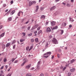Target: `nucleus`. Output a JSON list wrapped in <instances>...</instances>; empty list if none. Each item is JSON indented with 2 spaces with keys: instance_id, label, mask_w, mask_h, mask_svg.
I'll return each instance as SVG.
<instances>
[{
  "instance_id": "obj_1",
  "label": "nucleus",
  "mask_w": 76,
  "mask_h": 76,
  "mask_svg": "<svg viewBox=\"0 0 76 76\" xmlns=\"http://www.w3.org/2000/svg\"><path fill=\"white\" fill-rule=\"evenodd\" d=\"M51 54V53L50 52H47L44 54V57L45 58H48L50 55Z\"/></svg>"
},
{
  "instance_id": "obj_2",
  "label": "nucleus",
  "mask_w": 76,
  "mask_h": 76,
  "mask_svg": "<svg viewBox=\"0 0 76 76\" xmlns=\"http://www.w3.org/2000/svg\"><path fill=\"white\" fill-rule=\"evenodd\" d=\"M52 41V42H53L54 44H57L58 43L57 40L55 38H54L53 39Z\"/></svg>"
},
{
  "instance_id": "obj_3",
  "label": "nucleus",
  "mask_w": 76,
  "mask_h": 76,
  "mask_svg": "<svg viewBox=\"0 0 76 76\" xmlns=\"http://www.w3.org/2000/svg\"><path fill=\"white\" fill-rule=\"evenodd\" d=\"M23 60L24 61L23 62V63L21 65V66H23L24 64H25V63H27V62H28V59H26L25 58H24L23 59Z\"/></svg>"
},
{
  "instance_id": "obj_4",
  "label": "nucleus",
  "mask_w": 76,
  "mask_h": 76,
  "mask_svg": "<svg viewBox=\"0 0 76 76\" xmlns=\"http://www.w3.org/2000/svg\"><path fill=\"white\" fill-rule=\"evenodd\" d=\"M39 26V25L38 24H36L32 28V29H36L37 27Z\"/></svg>"
},
{
  "instance_id": "obj_5",
  "label": "nucleus",
  "mask_w": 76,
  "mask_h": 76,
  "mask_svg": "<svg viewBox=\"0 0 76 76\" xmlns=\"http://www.w3.org/2000/svg\"><path fill=\"white\" fill-rule=\"evenodd\" d=\"M38 9H39V6L37 5L36 6V9L35 10V12H38Z\"/></svg>"
},
{
  "instance_id": "obj_6",
  "label": "nucleus",
  "mask_w": 76,
  "mask_h": 76,
  "mask_svg": "<svg viewBox=\"0 0 76 76\" xmlns=\"http://www.w3.org/2000/svg\"><path fill=\"white\" fill-rule=\"evenodd\" d=\"M56 6H53L50 9V10H54L56 9Z\"/></svg>"
},
{
  "instance_id": "obj_7",
  "label": "nucleus",
  "mask_w": 76,
  "mask_h": 76,
  "mask_svg": "<svg viewBox=\"0 0 76 76\" xmlns=\"http://www.w3.org/2000/svg\"><path fill=\"white\" fill-rule=\"evenodd\" d=\"M31 64H30L26 66V69H29V68H30V67H31Z\"/></svg>"
},
{
  "instance_id": "obj_8",
  "label": "nucleus",
  "mask_w": 76,
  "mask_h": 76,
  "mask_svg": "<svg viewBox=\"0 0 76 76\" xmlns=\"http://www.w3.org/2000/svg\"><path fill=\"white\" fill-rule=\"evenodd\" d=\"M47 31L49 32H50V31H51V29H50V28H48L47 29Z\"/></svg>"
},
{
  "instance_id": "obj_9",
  "label": "nucleus",
  "mask_w": 76,
  "mask_h": 76,
  "mask_svg": "<svg viewBox=\"0 0 76 76\" xmlns=\"http://www.w3.org/2000/svg\"><path fill=\"white\" fill-rule=\"evenodd\" d=\"M75 71V68H73L70 70V71L71 72H74Z\"/></svg>"
},
{
  "instance_id": "obj_10",
  "label": "nucleus",
  "mask_w": 76,
  "mask_h": 76,
  "mask_svg": "<svg viewBox=\"0 0 76 76\" xmlns=\"http://www.w3.org/2000/svg\"><path fill=\"white\" fill-rule=\"evenodd\" d=\"M15 10H13L10 13L11 15H12L13 14L15 13Z\"/></svg>"
},
{
  "instance_id": "obj_11",
  "label": "nucleus",
  "mask_w": 76,
  "mask_h": 76,
  "mask_svg": "<svg viewBox=\"0 0 76 76\" xmlns=\"http://www.w3.org/2000/svg\"><path fill=\"white\" fill-rule=\"evenodd\" d=\"M10 45V43H8L6 45V47H9Z\"/></svg>"
},
{
  "instance_id": "obj_12",
  "label": "nucleus",
  "mask_w": 76,
  "mask_h": 76,
  "mask_svg": "<svg viewBox=\"0 0 76 76\" xmlns=\"http://www.w3.org/2000/svg\"><path fill=\"white\" fill-rule=\"evenodd\" d=\"M69 66L68 64H66V66L64 67V68L63 69V71H64V70H65V69H66V67L67 66Z\"/></svg>"
},
{
  "instance_id": "obj_13",
  "label": "nucleus",
  "mask_w": 76,
  "mask_h": 76,
  "mask_svg": "<svg viewBox=\"0 0 76 76\" xmlns=\"http://www.w3.org/2000/svg\"><path fill=\"white\" fill-rule=\"evenodd\" d=\"M56 24V23L55 22L53 21L51 23V25L52 26H53V25H54Z\"/></svg>"
},
{
  "instance_id": "obj_14",
  "label": "nucleus",
  "mask_w": 76,
  "mask_h": 76,
  "mask_svg": "<svg viewBox=\"0 0 76 76\" xmlns=\"http://www.w3.org/2000/svg\"><path fill=\"white\" fill-rule=\"evenodd\" d=\"M26 76H32V74L31 73H27Z\"/></svg>"
},
{
  "instance_id": "obj_15",
  "label": "nucleus",
  "mask_w": 76,
  "mask_h": 76,
  "mask_svg": "<svg viewBox=\"0 0 76 76\" xmlns=\"http://www.w3.org/2000/svg\"><path fill=\"white\" fill-rule=\"evenodd\" d=\"M42 31L41 30H40V31H39L37 33L38 35H39L40 34H41V33H42Z\"/></svg>"
},
{
  "instance_id": "obj_16",
  "label": "nucleus",
  "mask_w": 76,
  "mask_h": 76,
  "mask_svg": "<svg viewBox=\"0 0 76 76\" xmlns=\"http://www.w3.org/2000/svg\"><path fill=\"white\" fill-rule=\"evenodd\" d=\"M11 10H10L7 13H6L5 15H9L10 13V12H11Z\"/></svg>"
},
{
  "instance_id": "obj_17",
  "label": "nucleus",
  "mask_w": 76,
  "mask_h": 76,
  "mask_svg": "<svg viewBox=\"0 0 76 76\" xmlns=\"http://www.w3.org/2000/svg\"><path fill=\"white\" fill-rule=\"evenodd\" d=\"M62 26H66V23H62Z\"/></svg>"
},
{
  "instance_id": "obj_18",
  "label": "nucleus",
  "mask_w": 76,
  "mask_h": 76,
  "mask_svg": "<svg viewBox=\"0 0 76 76\" xmlns=\"http://www.w3.org/2000/svg\"><path fill=\"white\" fill-rule=\"evenodd\" d=\"M32 4H36V1H33L31 2Z\"/></svg>"
},
{
  "instance_id": "obj_19",
  "label": "nucleus",
  "mask_w": 76,
  "mask_h": 76,
  "mask_svg": "<svg viewBox=\"0 0 76 76\" xmlns=\"http://www.w3.org/2000/svg\"><path fill=\"white\" fill-rule=\"evenodd\" d=\"M57 28H58V26H56L55 27H53L52 29H57Z\"/></svg>"
},
{
  "instance_id": "obj_20",
  "label": "nucleus",
  "mask_w": 76,
  "mask_h": 76,
  "mask_svg": "<svg viewBox=\"0 0 76 76\" xmlns=\"http://www.w3.org/2000/svg\"><path fill=\"white\" fill-rule=\"evenodd\" d=\"M2 47L3 49H4V48H5V47H6V46L4 44H3L2 46Z\"/></svg>"
},
{
  "instance_id": "obj_21",
  "label": "nucleus",
  "mask_w": 76,
  "mask_h": 76,
  "mask_svg": "<svg viewBox=\"0 0 76 76\" xmlns=\"http://www.w3.org/2000/svg\"><path fill=\"white\" fill-rule=\"evenodd\" d=\"M41 18H43V19H44V18H45V15H42L41 16Z\"/></svg>"
},
{
  "instance_id": "obj_22",
  "label": "nucleus",
  "mask_w": 76,
  "mask_h": 76,
  "mask_svg": "<svg viewBox=\"0 0 76 76\" xmlns=\"http://www.w3.org/2000/svg\"><path fill=\"white\" fill-rule=\"evenodd\" d=\"M39 65H37V70H39Z\"/></svg>"
},
{
  "instance_id": "obj_23",
  "label": "nucleus",
  "mask_w": 76,
  "mask_h": 76,
  "mask_svg": "<svg viewBox=\"0 0 76 76\" xmlns=\"http://www.w3.org/2000/svg\"><path fill=\"white\" fill-rule=\"evenodd\" d=\"M33 48V46H31V47H30V48L29 49L28 51H30V50H32Z\"/></svg>"
},
{
  "instance_id": "obj_24",
  "label": "nucleus",
  "mask_w": 76,
  "mask_h": 76,
  "mask_svg": "<svg viewBox=\"0 0 76 76\" xmlns=\"http://www.w3.org/2000/svg\"><path fill=\"white\" fill-rule=\"evenodd\" d=\"M74 61H75L74 59H72V60H71V64H72V63H73V62H74Z\"/></svg>"
},
{
  "instance_id": "obj_25",
  "label": "nucleus",
  "mask_w": 76,
  "mask_h": 76,
  "mask_svg": "<svg viewBox=\"0 0 76 76\" xmlns=\"http://www.w3.org/2000/svg\"><path fill=\"white\" fill-rule=\"evenodd\" d=\"M41 28V27L40 26L38 28H37V31H39V30H40Z\"/></svg>"
},
{
  "instance_id": "obj_26",
  "label": "nucleus",
  "mask_w": 76,
  "mask_h": 76,
  "mask_svg": "<svg viewBox=\"0 0 76 76\" xmlns=\"http://www.w3.org/2000/svg\"><path fill=\"white\" fill-rule=\"evenodd\" d=\"M66 6H67V7H71V5L69 4H66Z\"/></svg>"
},
{
  "instance_id": "obj_27",
  "label": "nucleus",
  "mask_w": 76,
  "mask_h": 76,
  "mask_svg": "<svg viewBox=\"0 0 76 76\" xmlns=\"http://www.w3.org/2000/svg\"><path fill=\"white\" fill-rule=\"evenodd\" d=\"M32 2H29V6H32Z\"/></svg>"
},
{
  "instance_id": "obj_28",
  "label": "nucleus",
  "mask_w": 76,
  "mask_h": 76,
  "mask_svg": "<svg viewBox=\"0 0 76 76\" xmlns=\"http://www.w3.org/2000/svg\"><path fill=\"white\" fill-rule=\"evenodd\" d=\"M35 41L38 42V38H36L35 40Z\"/></svg>"
},
{
  "instance_id": "obj_29",
  "label": "nucleus",
  "mask_w": 76,
  "mask_h": 76,
  "mask_svg": "<svg viewBox=\"0 0 76 76\" xmlns=\"http://www.w3.org/2000/svg\"><path fill=\"white\" fill-rule=\"evenodd\" d=\"M16 42V40H14L12 41V44H14Z\"/></svg>"
},
{
  "instance_id": "obj_30",
  "label": "nucleus",
  "mask_w": 76,
  "mask_h": 76,
  "mask_svg": "<svg viewBox=\"0 0 76 76\" xmlns=\"http://www.w3.org/2000/svg\"><path fill=\"white\" fill-rule=\"evenodd\" d=\"M4 34H5V33H3L1 35V37H4Z\"/></svg>"
},
{
  "instance_id": "obj_31",
  "label": "nucleus",
  "mask_w": 76,
  "mask_h": 76,
  "mask_svg": "<svg viewBox=\"0 0 76 76\" xmlns=\"http://www.w3.org/2000/svg\"><path fill=\"white\" fill-rule=\"evenodd\" d=\"M25 41V39H20V41L21 42H23Z\"/></svg>"
},
{
  "instance_id": "obj_32",
  "label": "nucleus",
  "mask_w": 76,
  "mask_h": 76,
  "mask_svg": "<svg viewBox=\"0 0 76 76\" xmlns=\"http://www.w3.org/2000/svg\"><path fill=\"white\" fill-rule=\"evenodd\" d=\"M44 9V7H41L40 8V10H43Z\"/></svg>"
},
{
  "instance_id": "obj_33",
  "label": "nucleus",
  "mask_w": 76,
  "mask_h": 76,
  "mask_svg": "<svg viewBox=\"0 0 76 76\" xmlns=\"http://www.w3.org/2000/svg\"><path fill=\"white\" fill-rule=\"evenodd\" d=\"M29 46H27L26 47V50L28 51V50L29 49Z\"/></svg>"
},
{
  "instance_id": "obj_34",
  "label": "nucleus",
  "mask_w": 76,
  "mask_h": 76,
  "mask_svg": "<svg viewBox=\"0 0 76 76\" xmlns=\"http://www.w3.org/2000/svg\"><path fill=\"white\" fill-rule=\"evenodd\" d=\"M8 20L9 21H11V20H12V18L11 17L9 18Z\"/></svg>"
},
{
  "instance_id": "obj_35",
  "label": "nucleus",
  "mask_w": 76,
  "mask_h": 76,
  "mask_svg": "<svg viewBox=\"0 0 76 76\" xmlns=\"http://www.w3.org/2000/svg\"><path fill=\"white\" fill-rule=\"evenodd\" d=\"M58 14V12H56L55 13V15H57Z\"/></svg>"
},
{
  "instance_id": "obj_36",
  "label": "nucleus",
  "mask_w": 76,
  "mask_h": 76,
  "mask_svg": "<svg viewBox=\"0 0 76 76\" xmlns=\"http://www.w3.org/2000/svg\"><path fill=\"white\" fill-rule=\"evenodd\" d=\"M40 63H41V61H39L37 63V65H39Z\"/></svg>"
},
{
  "instance_id": "obj_37",
  "label": "nucleus",
  "mask_w": 76,
  "mask_h": 76,
  "mask_svg": "<svg viewBox=\"0 0 76 76\" xmlns=\"http://www.w3.org/2000/svg\"><path fill=\"white\" fill-rule=\"evenodd\" d=\"M20 11L18 14V16H20Z\"/></svg>"
},
{
  "instance_id": "obj_38",
  "label": "nucleus",
  "mask_w": 76,
  "mask_h": 76,
  "mask_svg": "<svg viewBox=\"0 0 76 76\" xmlns=\"http://www.w3.org/2000/svg\"><path fill=\"white\" fill-rule=\"evenodd\" d=\"M44 76V74L42 73L40 75V76Z\"/></svg>"
},
{
  "instance_id": "obj_39",
  "label": "nucleus",
  "mask_w": 76,
  "mask_h": 76,
  "mask_svg": "<svg viewBox=\"0 0 76 76\" xmlns=\"http://www.w3.org/2000/svg\"><path fill=\"white\" fill-rule=\"evenodd\" d=\"M32 35V34L31 33L29 34H28V36H29V37H30V36H31V35Z\"/></svg>"
},
{
  "instance_id": "obj_40",
  "label": "nucleus",
  "mask_w": 76,
  "mask_h": 76,
  "mask_svg": "<svg viewBox=\"0 0 76 76\" xmlns=\"http://www.w3.org/2000/svg\"><path fill=\"white\" fill-rule=\"evenodd\" d=\"M57 56L58 58H60V55L59 54H58Z\"/></svg>"
},
{
  "instance_id": "obj_41",
  "label": "nucleus",
  "mask_w": 76,
  "mask_h": 76,
  "mask_svg": "<svg viewBox=\"0 0 76 76\" xmlns=\"http://www.w3.org/2000/svg\"><path fill=\"white\" fill-rule=\"evenodd\" d=\"M16 47V45H14L13 46V48L15 49V47Z\"/></svg>"
},
{
  "instance_id": "obj_42",
  "label": "nucleus",
  "mask_w": 76,
  "mask_h": 76,
  "mask_svg": "<svg viewBox=\"0 0 76 76\" xmlns=\"http://www.w3.org/2000/svg\"><path fill=\"white\" fill-rule=\"evenodd\" d=\"M7 61V59L6 58L4 59V62H6Z\"/></svg>"
},
{
  "instance_id": "obj_43",
  "label": "nucleus",
  "mask_w": 76,
  "mask_h": 76,
  "mask_svg": "<svg viewBox=\"0 0 76 76\" xmlns=\"http://www.w3.org/2000/svg\"><path fill=\"white\" fill-rule=\"evenodd\" d=\"M3 28V25H1L0 26V30Z\"/></svg>"
},
{
  "instance_id": "obj_44",
  "label": "nucleus",
  "mask_w": 76,
  "mask_h": 76,
  "mask_svg": "<svg viewBox=\"0 0 76 76\" xmlns=\"http://www.w3.org/2000/svg\"><path fill=\"white\" fill-rule=\"evenodd\" d=\"M68 76H70L71 75V73L70 72H69L68 74Z\"/></svg>"
},
{
  "instance_id": "obj_45",
  "label": "nucleus",
  "mask_w": 76,
  "mask_h": 76,
  "mask_svg": "<svg viewBox=\"0 0 76 76\" xmlns=\"http://www.w3.org/2000/svg\"><path fill=\"white\" fill-rule=\"evenodd\" d=\"M64 32V31H63V30H62L61 31V35H62V34H63V33Z\"/></svg>"
},
{
  "instance_id": "obj_46",
  "label": "nucleus",
  "mask_w": 76,
  "mask_h": 76,
  "mask_svg": "<svg viewBox=\"0 0 76 76\" xmlns=\"http://www.w3.org/2000/svg\"><path fill=\"white\" fill-rule=\"evenodd\" d=\"M70 20L71 21H72V22H73L74 21V20L72 18Z\"/></svg>"
},
{
  "instance_id": "obj_47",
  "label": "nucleus",
  "mask_w": 76,
  "mask_h": 76,
  "mask_svg": "<svg viewBox=\"0 0 76 76\" xmlns=\"http://www.w3.org/2000/svg\"><path fill=\"white\" fill-rule=\"evenodd\" d=\"M5 67L6 69H7V67H8V66H7V65H5Z\"/></svg>"
},
{
  "instance_id": "obj_48",
  "label": "nucleus",
  "mask_w": 76,
  "mask_h": 76,
  "mask_svg": "<svg viewBox=\"0 0 76 76\" xmlns=\"http://www.w3.org/2000/svg\"><path fill=\"white\" fill-rule=\"evenodd\" d=\"M3 60V57H1L0 58V61H1Z\"/></svg>"
},
{
  "instance_id": "obj_49",
  "label": "nucleus",
  "mask_w": 76,
  "mask_h": 76,
  "mask_svg": "<svg viewBox=\"0 0 76 76\" xmlns=\"http://www.w3.org/2000/svg\"><path fill=\"white\" fill-rule=\"evenodd\" d=\"M22 34H23L24 36H25L26 34L25 33H23Z\"/></svg>"
},
{
  "instance_id": "obj_50",
  "label": "nucleus",
  "mask_w": 76,
  "mask_h": 76,
  "mask_svg": "<svg viewBox=\"0 0 76 76\" xmlns=\"http://www.w3.org/2000/svg\"><path fill=\"white\" fill-rule=\"evenodd\" d=\"M11 4H13V1H11L10 2Z\"/></svg>"
},
{
  "instance_id": "obj_51",
  "label": "nucleus",
  "mask_w": 76,
  "mask_h": 76,
  "mask_svg": "<svg viewBox=\"0 0 76 76\" xmlns=\"http://www.w3.org/2000/svg\"><path fill=\"white\" fill-rule=\"evenodd\" d=\"M4 68V66H2L1 67L0 69H3Z\"/></svg>"
},
{
  "instance_id": "obj_52",
  "label": "nucleus",
  "mask_w": 76,
  "mask_h": 76,
  "mask_svg": "<svg viewBox=\"0 0 76 76\" xmlns=\"http://www.w3.org/2000/svg\"><path fill=\"white\" fill-rule=\"evenodd\" d=\"M31 28V27L30 26H28V30H29V29H30V28Z\"/></svg>"
},
{
  "instance_id": "obj_53",
  "label": "nucleus",
  "mask_w": 76,
  "mask_h": 76,
  "mask_svg": "<svg viewBox=\"0 0 76 76\" xmlns=\"http://www.w3.org/2000/svg\"><path fill=\"white\" fill-rule=\"evenodd\" d=\"M31 42H34V40L33 39H31Z\"/></svg>"
},
{
  "instance_id": "obj_54",
  "label": "nucleus",
  "mask_w": 76,
  "mask_h": 76,
  "mask_svg": "<svg viewBox=\"0 0 76 76\" xmlns=\"http://www.w3.org/2000/svg\"><path fill=\"white\" fill-rule=\"evenodd\" d=\"M18 60L15 61V63H18Z\"/></svg>"
},
{
  "instance_id": "obj_55",
  "label": "nucleus",
  "mask_w": 76,
  "mask_h": 76,
  "mask_svg": "<svg viewBox=\"0 0 76 76\" xmlns=\"http://www.w3.org/2000/svg\"><path fill=\"white\" fill-rule=\"evenodd\" d=\"M15 61V59H13V58L12 60V62H13V61Z\"/></svg>"
},
{
  "instance_id": "obj_56",
  "label": "nucleus",
  "mask_w": 76,
  "mask_h": 76,
  "mask_svg": "<svg viewBox=\"0 0 76 76\" xmlns=\"http://www.w3.org/2000/svg\"><path fill=\"white\" fill-rule=\"evenodd\" d=\"M48 43H47L46 45V47H48Z\"/></svg>"
},
{
  "instance_id": "obj_57",
  "label": "nucleus",
  "mask_w": 76,
  "mask_h": 76,
  "mask_svg": "<svg viewBox=\"0 0 76 76\" xmlns=\"http://www.w3.org/2000/svg\"><path fill=\"white\" fill-rule=\"evenodd\" d=\"M62 4H64V5H66V3H64V2H63V3H62Z\"/></svg>"
},
{
  "instance_id": "obj_58",
  "label": "nucleus",
  "mask_w": 76,
  "mask_h": 76,
  "mask_svg": "<svg viewBox=\"0 0 76 76\" xmlns=\"http://www.w3.org/2000/svg\"><path fill=\"white\" fill-rule=\"evenodd\" d=\"M69 28H72V25H70L69 26Z\"/></svg>"
},
{
  "instance_id": "obj_59",
  "label": "nucleus",
  "mask_w": 76,
  "mask_h": 76,
  "mask_svg": "<svg viewBox=\"0 0 76 76\" xmlns=\"http://www.w3.org/2000/svg\"><path fill=\"white\" fill-rule=\"evenodd\" d=\"M37 31H36L34 32V34H37Z\"/></svg>"
},
{
  "instance_id": "obj_60",
  "label": "nucleus",
  "mask_w": 76,
  "mask_h": 76,
  "mask_svg": "<svg viewBox=\"0 0 76 76\" xmlns=\"http://www.w3.org/2000/svg\"><path fill=\"white\" fill-rule=\"evenodd\" d=\"M56 2H58V1H60V0H55Z\"/></svg>"
},
{
  "instance_id": "obj_61",
  "label": "nucleus",
  "mask_w": 76,
  "mask_h": 76,
  "mask_svg": "<svg viewBox=\"0 0 76 76\" xmlns=\"http://www.w3.org/2000/svg\"><path fill=\"white\" fill-rule=\"evenodd\" d=\"M34 67L32 68H31V70H34Z\"/></svg>"
},
{
  "instance_id": "obj_62",
  "label": "nucleus",
  "mask_w": 76,
  "mask_h": 76,
  "mask_svg": "<svg viewBox=\"0 0 76 76\" xmlns=\"http://www.w3.org/2000/svg\"><path fill=\"white\" fill-rule=\"evenodd\" d=\"M54 58V56H52V58H51L52 59H53V58Z\"/></svg>"
},
{
  "instance_id": "obj_63",
  "label": "nucleus",
  "mask_w": 76,
  "mask_h": 76,
  "mask_svg": "<svg viewBox=\"0 0 76 76\" xmlns=\"http://www.w3.org/2000/svg\"><path fill=\"white\" fill-rule=\"evenodd\" d=\"M7 76H11V74H9L8 75H7Z\"/></svg>"
},
{
  "instance_id": "obj_64",
  "label": "nucleus",
  "mask_w": 76,
  "mask_h": 76,
  "mask_svg": "<svg viewBox=\"0 0 76 76\" xmlns=\"http://www.w3.org/2000/svg\"><path fill=\"white\" fill-rule=\"evenodd\" d=\"M8 12V10L7 9L5 10V12Z\"/></svg>"
}]
</instances>
